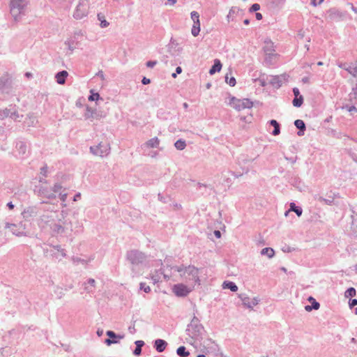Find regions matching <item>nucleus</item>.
<instances>
[{"instance_id":"1","label":"nucleus","mask_w":357,"mask_h":357,"mask_svg":"<svg viewBox=\"0 0 357 357\" xmlns=\"http://www.w3.org/2000/svg\"><path fill=\"white\" fill-rule=\"evenodd\" d=\"M126 259L129 262L132 272L139 274L146 265L147 256L138 250H130L127 251Z\"/></svg>"},{"instance_id":"2","label":"nucleus","mask_w":357,"mask_h":357,"mask_svg":"<svg viewBox=\"0 0 357 357\" xmlns=\"http://www.w3.org/2000/svg\"><path fill=\"white\" fill-rule=\"evenodd\" d=\"M6 229L17 236H33L34 231L31 225H6Z\"/></svg>"},{"instance_id":"3","label":"nucleus","mask_w":357,"mask_h":357,"mask_svg":"<svg viewBox=\"0 0 357 357\" xmlns=\"http://www.w3.org/2000/svg\"><path fill=\"white\" fill-rule=\"evenodd\" d=\"M27 5L26 0H11L10 13L15 20H17L21 14L23 13L25 7Z\"/></svg>"},{"instance_id":"4","label":"nucleus","mask_w":357,"mask_h":357,"mask_svg":"<svg viewBox=\"0 0 357 357\" xmlns=\"http://www.w3.org/2000/svg\"><path fill=\"white\" fill-rule=\"evenodd\" d=\"M187 335L192 339L201 341L203 339V334L205 332L204 328L202 324L195 325L192 327H187Z\"/></svg>"},{"instance_id":"5","label":"nucleus","mask_w":357,"mask_h":357,"mask_svg":"<svg viewBox=\"0 0 357 357\" xmlns=\"http://www.w3.org/2000/svg\"><path fill=\"white\" fill-rule=\"evenodd\" d=\"M229 105L234 109L241 111L245 108H250L252 106V103L248 99H238L235 97H231L229 99Z\"/></svg>"},{"instance_id":"6","label":"nucleus","mask_w":357,"mask_h":357,"mask_svg":"<svg viewBox=\"0 0 357 357\" xmlns=\"http://www.w3.org/2000/svg\"><path fill=\"white\" fill-rule=\"evenodd\" d=\"M89 2L88 0H79L74 13L76 19H82L86 16L89 13Z\"/></svg>"},{"instance_id":"7","label":"nucleus","mask_w":357,"mask_h":357,"mask_svg":"<svg viewBox=\"0 0 357 357\" xmlns=\"http://www.w3.org/2000/svg\"><path fill=\"white\" fill-rule=\"evenodd\" d=\"M52 248L50 250H47L46 253L50 254L53 259L61 261L66 257V250L61 245H52Z\"/></svg>"},{"instance_id":"8","label":"nucleus","mask_w":357,"mask_h":357,"mask_svg":"<svg viewBox=\"0 0 357 357\" xmlns=\"http://www.w3.org/2000/svg\"><path fill=\"white\" fill-rule=\"evenodd\" d=\"M238 297L242 301L243 305L250 309H252L259 302V299H258V298L254 297L251 299L246 294H240Z\"/></svg>"},{"instance_id":"9","label":"nucleus","mask_w":357,"mask_h":357,"mask_svg":"<svg viewBox=\"0 0 357 357\" xmlns=\"http://www.w3.org/2000/svg\"><path fill=\"white\" fill-rule=\"evenodd\" d=\"M106 335L109 338L105 340L104 342L107 345L110 346L113 344H117L119 342L121 339H123L124 335L116 334L113 331H107Z\"/></svg>"},{"instance_id":"10","label":"nucleus","mask_w":357,"mask_h":357,"mask_svg":"<svg viewBox=\"0 0 357 357\" xmlns=\"http://www.w3.org/2000/svg\"><path fill=\"white\" fill-rule=\"evenodd\" d=\"M172 290L175 295L179 297H185L190 292V289L183 284H174Z\"/></svg>"},{"instance_id":"11","label":"nucleus","mask_w":357,"mask_h":357,"mask_svg":"<svg viewBox=\"0 0 357 357\" xmlns=\"http://www.w3.org/2000/svg\"><path fill=\"white\" fill-rule=\"evenodd\" d=\"M185 274L190 277L189 280H192L194 283L199 284L200 280L199 278V271L194 266H189L186 268Z\"/></svg>"},{"instance_id":"12","label":"nucleus","mask_w":357,"mask_h":357,"mask_svg":"<svg viewBox=\"0 0 357 357\" xmlns=\"http://www.w3.org/2000/svg\"><path fill=\"white\" fill-rule=\"evenodd\" d=\"M263 50L266 55L268 56L269 57L277 56V54L275 53L274 43L271 40H265Z\"/></svg>"},{"instance_id":"13","label":"nucleus","mask_w":357,"mask_h":357,"mask_svg":"<svg viewBox=\"0 0 357 357\" xmlns=\"http://www.w3.org/2000/svg\"><path fill=\"white\" fill-rule=\"evenodd\" d=\"M167 346V342L162 339H157L154 341L153 347L159 353L163 352Z\"/></svg>"},{"instance_id":"14","label":"nucleus","mask_w":357,"mask_h":357,"mask_svg":"<svg viewBox=\"0 0 357 357\" xmlns=\"http://www.w3.org/2000/svg\"><path fill=\"white\" fill-rule=\"evenodd\" d=\"M83 285L86 292L93 293L96 287V281L93 278H89L83 284Z\"/></svg>"},{"instance_id":"15","label":"nucleus","mask_w":357,"mask_h":357,"mask_svg":"<svg viewBox=\"0 0 357 357\" xmlns=\"http://www.w3.org/2000/svg\"><path fill=\"white\" fill-rule=\"evenodd\" d=\"M308 301L311 303V305H307L305 306L306 311L310 312L312 310H318L319 308V303L317 302L312 296H310Z\"/></svg>"},{"instance_id":"16","label":"nucleus","mask_w":357,"mask_h":357,"mask_svg":"<svg viewBox=\"0 0 357 357\" xmlns=\"http://www.w3.org/2000/svg\"><path fill=\"white\" fill-rule=\"evenodd\" d=\"M51 229L53 236L63 235L65 232V228L62 226V225H52Z\"/></svg>"},{"instance_id":"17","label":"nucleus","mask_w":357,"mask_h":357,"mask_svg":"<svg viewBox=\"0 0 357 357\" xmlns=\"http://www.w3.org/2000/svg\"><path fill=\"white\" fill-rule=\"evenodd\" d=\"M222 288L230 289L233 292H236L238 291V286L234 282L231 281H225L222 283Z\"/></svg>"},{"instance_id":"18","label":"nucleus","mask_w":357,"mask_h":357,"mask_svg":"<svg viewBox=\"0 0 357 357\" xmlns=\"http://www.w3.org/2000/svg\"><path fill=\"white\" fill-rule=\"evenodd\" d=\"M135 344L136 347L133 351V354L136 356H139L142 354V347L145 344V343L143 340H136Z\"/></svg>"},{"instance_id":"19","label":"nucleus","mask_w":357,"mask_h":357,"mask_svg":"<svg viewBox=\"0 0 357 357\" xmlns=\"http://www.w3.org/2000/svg\"><path fill=\"white\" fill-rule=\"evenodd\" d=\"M222 69V63L219 59H215L214 65L209 70L211 75H213L217 72H220Z\"/></svg>"},{"instance_id":"20","label":"nucleus","mask_w":357,"mask_h":357,"mask_svg":"<svg viewBox=\"0 0 357 357\" xmlns=\"http://www.w3.org/2000/svg\"><path fill=\"white\" fill-rule=\"evenodd\" d=\"M67 76H68V72L67 71L63 70L61 72H59L56 75V82L59 84H63L65 83V79H66V77Z\"/></svg>"},{"instance_id":"21","label":"nucleus","mask_w":357,"mask_h":357,"mask_svg":"<svg viewBox=\"0 0 357 357\" xmlns=\"http://www.w3.org/2000/svg\"><path fill=\"white\" fill-rule=\"evenodd\" d=\"M159 273H160V274L163 275L164 278H165V280H167L169 279V277H168L167 275H165V274L163 273L162 269V268H160L159 271H156V273H155V275H153L151 276V279H152V280L153 281V283H154V284H155V283H157V282H158L160 281V276H159Z\"/></svg>"},{"instance_id":"22","label":"nucleus","mask_w":357,"mask_h":357,"mask_svg":"<svg viewBox=\"0 0 357 357\" xmlns=\"http://www.w3.org/2000/svg\"><path fill=\"white\" fill-rule=\"evenodd\" d=\"M176 354L180 357H188L190 356V352L184 346H181L176 349Z\"/></svg>"},{"instance_id":"23","label":"nucleus","mask_w":357,"mask_h":357,"mask_svg":"<svg viewBox=\"0 0 357 357\" xmlns=\"http://www.w3.org/2000/svg\"><path fill=\"white\" fill-rule=\"evenodd\" d=\"M261 255H266L268 258H272L275 255V251L272 248H265L261 250Z\"/></svg>"},{"instance_id":"24","label":"nucleus","mask_w":357,"mask_h":357,"mask_svg":"<svg viewBox=\"0 0 357 357\" xmlns=\"http://www.w3.org/2000/svg\"><path fill=\"white\" fill-rule=\"evenodd\" d=\"M200 21L194 22L191 29V33L193 36L196 37L199 35L200 32Z\"/></svg>"},{"instance_id":"25","label":"nucleus","mask_w":357,"mask_h":357,"mask_svg":"<svg viewBox=\"0 0 357 357\" xmlns=\"http://www.w3.org/2000/svg\"><path fill=\"white\" fill-rule=\"evenodd\" d=\"M102 146L100 144L99 146H96V147H91V151L95 154V155H100V156H102L103 155V153H107L108 149H107V146H104V151H101L100 152L99 151V148L101 147Z\"/></svg>"},{"instance_id":"26","label":"nucleus","mask_w":357,"mask_h":357,"mask_svg":"<svg viewBox=\"0 0 357 357\" xmlns=\"http://www.w3.org/2000/svg\"><path fill=\"white\" fill-rule=\"evenodd\" d=\"M270 123L271 126H273V135H279L280 133V126H279V123L275 121V120H271L270 121Z\"/></svg>"},{"instance_id":"27","label":"nucleus","mask_w":357,"mask_h":357,"mask_svg":"<svg viewBox=\"0 0 357 357\" xmlns=\"http://www.w3.org/2000/svg\"><path fill=\"white\" fill-rule=\"evenodd\" d=\"M356 291L355 288L349 287L346 290V291L344 293V296L346 298H351L354 297L356 296Z\"/></svg>"},{"instance_id":"28","label":"nucleus","mask_w":357,"mask_h":357,"mask_svg":"<svg viewBox=\"0 0 357 357\" xmlns=\"http://www.w3.org/2000/svg\"><path fill=\"white\" fill-rule=\"evenodd\" d=\"M303 102V98L302 96H299L298 97H295L293 100V105L296 107H299L302 105Z\"/></svg>"},{"instance_id":"29","label":"nucleus","mask_w":357,"mask_h":357,"mask_svg":"<svg viewBox=\"0 0 357 357\" xmlns=\"http://www.w3.org/2000/svg\"><path fill=\"white\" fill-rule=\"evenodd\" d=\"M188 266H185L184 265L181 266H174L171 268V269L174 270L178 273H183V275H185L186 268Z\"/></svg>"},{"instance_id":"30","label":"nucleus","mask_w":357,"mask_h":357,"mask_svg":"<svg viewBox=\"0 0 357 357\" xmlns=\"http://www.w3.org/2000/svg\"><path fill=\"white\" fill-rule=\"evenodd\" d=\"M174 146L178 150H183L185 148L186 144L185 141L178 139L176 142Z\"/></svg>"},{"instance_id":"31","label":"nucleus","mask_w":357,"mask_h":357,"mask_svg":"<svg viewBox=\"0 0 357 357\" xmlns=\"http://www.w3.org/2000/svg\"><path fill=\"white\" fill-rule=\"evenodd\" d=\"M146 144L150 147H157L159 144V140L157 137L152 138L146 142Z\"/></svg>"},{"instance_id":"32","label":"nucleus","mask_w":357,"mask_h":357,"mask_svg":"<svg viewBox=\"0 0 357 357\" xmlns=\"http://www.w3.org/2000/svg\"><path fill=\"white\" fill-rule=\"evenodd\" d=\"M98 18L100 21V26L104 28L107 27L109 25V22H107L105 18V16L102 14L98 15Z\"/></svg>"},{"instance_id":"33","label":"nucleus","mask_w":357,"mask_h":357,"mask_svg":"<svg viewBox=\"0 0 357 357\" xmlns=\"http://www.w3.org/2000/svg\"><path fill=\"white\" fill-rule=\"evenodd\" d=\"M225 81L231 86L236 85V79L232 76L229 77L228 74L225 76Z\"/></svg>"},{"instance_id":"34","label":"nucleus","mask_w":357,"mask_h":357,"mask_svg":"<svg viewBox=\"0 0 357 357\" xmlns=\"http://www.w3.org/2000/svg\"><path fill=\"white\" fill-rule=\"evenodd\" d=\"M294 125L296 126V128H298L301 130H303L305 129V123L303 122V120H300V119L296 120L294 122Z\"/></svg>"},{"instance_id":"35","label":"nucleus","mask_w":357,"mask_h":357,"mask_svg":"<svg viewBox=\"0 0 357 357\" xmlns=\"http://www.w3.org/2000/svg\"><path fill=\"white\" fill-rule=\"evenodd\" d=\"M298 250V248H293L287 245H285L282 248V251L286 253L291 252Z\"/></svg>"},{"instance_id":"36","label":"nucleus","mask_w":357,"mask_h":357,"mask_svg":"<svg viewBox=\"0 0 357 357\" xmlns=\"http://www.w3.org/2000/svg\"><path fill=\"white\" fill-rule=\"evenodd\" d=\"M139 290L144 291L145 293H149L151 291V288L149 285H146L145 282H140Z\"/></svg>"},{"instance_id":"37","label":"nucleus","mask_w":357,"mask_h":357,"mask_svg":"<svg viewBox=\"0 0 357 357\" xmlns=\"http://www.w3.org/2000/svg\"><path fill=\"white\" fill-rule=\"evenodd\" d=\"M199 321V319L194 314V317H192L190 323L188 325L187 327H192L195 326V325H199L201 324Z\"/></svg>"},{"instance_id":"38","label":"nucleus","mask_w":357,"mask_h":357,"mask_svg":"<svg viewBox=\"0 0 357 357\" xmlns=\"http://www.w3.org/2000/svg\"><path fill=\"white\" fill-rule=\"evenodd\" d=\"M291 210L294 211L298 216H300L302 214V209L301 208L296 207L295 204H291Z\"/></svg>"},{"instance_id":"39","label":"nucleus","mask_w":357,"mask_h":357,"mask_svg":"<svg viewBox=\"0 0 357 357\" xmlns=\"http://www.w3.org/2000/svg\"><path fill=\"white\" fill-rule=\"evenodd\" d=\"M191 19L192 20L193 22H198L199 20V15L197 11H192L191 12Z\"/></svg>"},{"instance_id":"40","label":"nucleus","mask_w":357,"mask_h":357,"mask_svg":"<svg viewBox=\"0 0 357 357\" xmlns=\"http://www.w3.org/2000/svg\"><path fill=\"white\" fill-rule=\"evenodd\" d=\"M357 305V299L356 298H350L349 301V306L351 309Z\"/></svg>"},{"instance_id":"41","label":"nucleus","mask_w":357,"mask_h":357,"mask_svg":"<svg viewBox=\"0 0 357 357\" xmlns=\"http://www.w3.org/2000/svg\"><path fill=\"white\" fill-rule=\"evenodd\" d=\"M99 97H100V96L98 93H92L89 97V100H90V101L97 100H98Z\"/></svg>"},{"instance_id":"42","label":"nucleus","mask_w":357,"mask_h":357,"mask_svg":"<svg viewBox=\"0 0 357 357\" xmlns=\"http://www.w3.org/2000/svg\"><path fill=\"white\" fill-rule=\"evenodd\" d=\"M157 64V61H149L148 62H146V66L148 68H153L154 67L155 65Z\"/></svg>"},{"instance_id":"43","label":"nucleus","mask_w":357,"mask_h":357,"mask_svg":"<svg viewBox=\"0 0 357 357\" xmlns=\"http://www.w3.org/2000/svg\"><path fill=\"white\" fill-rule=\"evenodd\" d=\"M259 9H260V6L258 3H254L250 8V10L252 11H257Z\"/></svg>"},{"instance_id":"44","label":"nucleus","mask_w":357,"mask_h":357,"mask_svg":"<svg viewBox=\"0 0 357 357\" xmlns=\"http://www.w3.org/2000/svg\"><path fill=\"white\" fill-rule=\"evenodd\" d=\"M293 92H294V95L295 97H298L299 96H301L300 94V91H299L298 89H297V88H294L293 89Z\"/></svg>"},{"instance_id":"45","label":"nucleus","mask_w":357,"mask_h":357,"mask_svg":"<svg viewBox=\"0 0 357 357\" xmlns=\"http://www.w3.org/2000/svg\"><path fill=\"white\" fill-rule=\"evenodd\" d=\"M213 234L217 238H220L221 237V232L219 230H215Z\"/></svg>"},{"instance_id":"46","label":"nucleus","mask_w":357,"mask_h":357,"mask_svg":"<svg viewBox=\"0 0 357 357\" xmlns=\"http://www.w3.org/2000/svg\"><path fill=\"white\" fill-rule=\"evenodd\" d=\"M128 331H129V332H130V333H132V334L135 333L136 330H135V326H130L128 327Z\"/></svg>"},{"instance_id":"47","label":"nucleus","mask_w":357,"mask_h":357,"mask_svg":"<svg viewBox=\"0 0 357 357\" xmlns=\"http://www.w3.org/2000/svg\"><path fill=\"white\" fill-rule=\"evenodd\" d=\"M142 82L143 84H148L151 82L150 79L146 78V77H144L142 80Z\"/></svg>"},{"instance_id":"48","label":"nucleus","mask_w":357,"mask_h":357,"mask_svg":"<svg viewBox=\"0 0 357 357\" xmlns=\"http://www.w3.org/2000/svg\"><path fill=\"white\" fill-rule=\"evenodd\" d=\"M256 18L258 20H260L262 19V15L259 13H257L256 14Z\"/></svg>"},{"instance_id":"49","label":"nucleus","mask_w":357,"mask_h":357,"mask_svg":"<svg viewBox=\"0 0 357 357\" xmlns=\"http://www.w3.org/2000/svg\"><path fill=\"white\" fill-rule=\"evenodd\" d=\"M81 197V195L80 193H78L77 194L75 197H74V201H77L78 199H79Z\"/></svg>"},{"instance_id":"50","label":"nucleus","mask_w":357,"mask_h":357,"mask_svg":"<svg viewBox=\"0 0 357 357\" xmlns=\"http://www.w3.org/2000/svg\"><path fill=\"white\" fill-rule=\"evenodd\" d=\"M176 73L180 74V73L182 72V69H181V67H179V66H178V67H177V68H176Z\"/></svg>"},{"instance_id":"51","label":"nucleus","mask_w":357,"mask_h":357,"mask_svg":"<svg viewBox=\"0 0 357 357\" xmlns=\"http://www.w3.org/2000/svg\"><path fill=\"white\" fill-rule=\"evenodd\" d=\"M8 208H9L10 210L13 209V208H14V205L12 204V202H9V203L8 204Z\"/></svg>"},{"instance_id":"52","label":"nucleus","mask_w":357,"mask_h":357,"mask_svg":"<svg viewBox=\"0 0 357 357\" xmlns=\"http://www.w3.org/2000/svg\"><path fill=\"white\" fill-rule=\"evenodd\" d=\"M25 76L28 78H30L32 77V74L31 73H26Z\"/></svg>"},{"instance_id":"53","label":"nucleus","mask_w":357,"mask_h":357,"mask_svg":"<svg viewBox=\"0 0 357 357\" xmlns=\"http://www.w3.org/2000/svg\"><path fill=\"white\" fill-rule=\"evenodd\" d=\"M170 2L171 5H174L176 3L177 0H168Z\"/></svg>"},{"instance_id":"54","label":"nucleus","mask_w":357,"mask_h":357,"mask_svg":"<svg viewBox=\"0 0 357 357\" xmlns=\"http://www.w3.org/2000/svg\"><path fill=\"white\" fill-rule=\"evenodd\" d=\"M280 270L284 273H287V268L283 266L280 268Z\"/></svg>"},{"instance_id":"55","label":"nucleus","mask_w":357,"mask_h":357,"mask_svg":"<svg viewBox=\"0 0 357 357\" xmlns=\"http://www.w3.org/2000/svg\"><path fill=\"white\" fill-rule=\"evenodd\" d=\"M74 261H84V260L79 259V258H77V259H74Z\"/></svg>"},{"instance_id":"56","label":"nucleus","mask_w":357,"mask_h":357,"mask_svg":"<svg viewBox=\"0 0 357 357\" xmlns=\"http://www.w3.org/2000/svg\"><path fill=\"white\" fill-rule=\"evenodd\" d=\"M102 331H97V334H98V336H100L102 335Z\"/></svg>"},{"instance_id":"57","label":"nucleus","mask_w":357,"mask_h":357,"mask_svg":"<svg viewBox=\"0 0 357 357\" xmlns=\"http://www.w3.org/2000/svg\"><path fill=\"white\" fill-rule=\"evenodd\" d=\"M354 270L356 271V273H357V264L354 265Z\"/></svg>"},{"instance_id":"58","label":"nucleus","mask_w":357,"mask_h":357,"mask_svg":"<svg viewBox=\"0 0 357 357\" xmlns=\"http://www.w3.org/2000/svg\"><path fill=\"white\" fill-rule=\"evenodd\" d=\"M197 357H206L204 354H198Z\"/></svg>"},{"instance_id":"59","label":"nucleus","mask_w":357,"mask_h":357,"mask_svg":"<svg viewBox=\"0 0 357 357\" xmlns=\"http://www.w3.org/2000/svg\"><path fill=\"white\" fill-rule=\"evenodd\" d=\"M323 64H324V63H323V62H322V61H319V62L317 63V65H318V66H323Z\"/></svg>"},{"instance_id":"60","label":"nucleus","mask_w":357,"mask_h":357,"mask_svg":"<svg viewBox=\"0 0 357 357\" xmlns=\"http://www.w3.org/2000/svg\"><path fill=\"white\" fill-rule=\"evenodd\" d=\"M73 287V284L68 285V289L66 288V290L70 289Z\"/></svg>"},{"instance_id":"61","label":"nucleus","mask_w":357,"mask_h":357,"mask_svg":"<svg viewBox=\"0 0 357 357\" xmlns=\"http://www.w3.org/2000/svg\"><path fill=\"white\" fill-rule=\"evenodd\" d=\"M354 313L355 314H357V307L354 308Z\"/></svg>"},{"instance_id":"62","label":"nucleus","mask_w":357,"mask_h":357,"mask_svg":"<svg viewBox=\"0 0 357 357\" xmlns=\"http://www.w3.org/2000/svg\"><path fill=\"white\" fill-rule=\"evenodd\" d=\"M172 76L174 78H175V77H176V73H173V74L172 75Z\"/></svg>"},{"instance_id":"63","label":"nucleus","mask_w":357,"mask_h":357,"mask_svg":"<svg viewBox=\"0 0 357 357\" xmlns=\"http://www.w3.org/2000/svg\"><path fill=\"white\" fill-rule=\"evenodd\" d=\"M42 171H43L44 173H46V171H47V170H46V169H45V168H43V169H42Z\"/></svg>"},{"instance_id":"64","label":"nucleus","mask_w":357,"mask_h":357,"mask_svg":"<svg viewBox=\"0 0 357 357\" xmlns=\"http://www.w3.org/2000/svg\"><path fill=\"white\" fill-rule=\"evenodd\" d=\"M351 342H356L355 338H354V337H353V338H351Z\"/></svg>"}]
</instances>
